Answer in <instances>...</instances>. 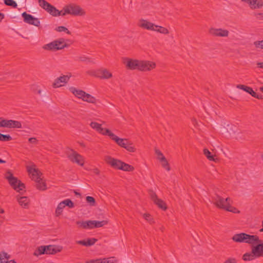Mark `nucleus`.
Segmentation results:
<instances>
[{
    "instance_id": "nucleus-1",
    "label": "nucleus",
    "mask_w": 263,
    "mask_h": 263,
    "mask_svg": "<svg viewBox=\"0 0 263 263\" xmlns=\"http://www.w3.org/2000/svg\"><path fill=\"white\" fill-rule=\"evenodd\" d=\"M126 68L142 71H150L156 67V64L149 61H140L125 58L124 61Z\"/></svg>"
},
{
    "instance_id": "nucleus-2",
    "label": "nucleus",
    "mask_w": 263,
    "mask_h": 263,
    "mask_svg": "<svg viewBox=\"0 0 263 263\" xmlns=\"http://www.w3.org/2000/svg\"><path fill=\"white\" fill-rule=\"evenodd\" d=\"M109 138L114 141L119 146L123 147L129 152H135L136 150L133 143L127 139L120 138L110 130H106Z\"/></svg>"
},
{
    "instance_id": "nucleus-3",
    "label": "nucleus",
    "mask_w": 263,
    "mask_h": 263,
    "mask_svg": "<svg viewBox=\"0 0 263 263\" xmlns=\"http://www.w3.org/2000/svg\"><path fill=\"white\" fill-rule=\"evenodd\" d=\"M62 248L54 245L41 246L35 250L33 255L36 256L42 254H54L61 252Z\"/></svg>"
},
{
    "instance_id": "nucleus-4",
    "label": "nucleus",
    "mask_w": 263,
    "mask_h": 263,
    "mask_svg": "<svg viewBox=\"0 0 263 263\" xmlns=\"http://www.w3.org/2000/svg\"><path fill=\"white\" fill-rule=\"evenodd\" d=\"M5 178L8 180L10 185L16 192L21 193V191L24 190L25 188V184L18 180L16 177H14L13 174L10 171L6 172Z\"/></svg>"
},
{
    "instance_id": "nucleus-5",
    "label": "nucleus",
    "mask_w": 263,
    "mask_h": 263,
    "mask_svg": "<svg viewBox=\"0 0 263 263\" xmlns=\"http://www.w3.org/2000/svg\"><path fill=\"white\" fill-rule=\"evenodd\" d=\"M28 172L32 174V179L35 181L36 187L38 190L42 191L46 190V183L41 178V173L37 169L29 167Z\"/></svg>"
},
{
    "instance_id": "nucleus-6",
    "label": "nucleus",
    "mask_w": 263,
    "mask_h": 263,
    "mask_svg": "<svg viewBox=\"0 0 263 263\" xmlns=\"http://www.w3.org/2000/svg\"><path fill=\"white\" fill-rule=\"evenodd\" d=\"M70 91L78 98L81 99L83 101L88 103L95 104L96 103V99L89 93L82 90H80L75 87H70Z\"/></svg>"
},
{
    "instance_id": "nucleus-7",
    "label": "nucleus",
    "mask_w": 263,
    "mask_h": 263,
    "mask_svg": "<svg viewBox=\"0 0 263 263\" xmlns=\"http://www.w3.org/2000/svg\"><path fill=\"white\" fill-rule=\"evenodd\" d=\"M38 3L40 6L51 15L54 17L63 16V9L59 11L54 6L51 5L45 0H38Z\"/></svg>"
},
{
    "instance_id": "nucleus-8",
    "label": "nucleus",
    "mask_w": 263,
    "mask_h": 263,
    "mask_svg": "<svg viewBox=\"0 0 263 263\" xmlns=\"http://www.w3.org/2000/svg\"><path fill=\"white\" fill-rule=\"evenodd\" d=\"M63 16L70 14L74 16H83L85 11L79 6L74 4L65 6L63 8Z\"/></svg>"
},
{
    "instance_id": "nucleus-9",
    "label": "nucleus",
    "mask_w": 263,
    "mask_h": 263,
    "mask_svg": "<svg viewBox=\"0 0 263 263\" xmlns=\"http://www.w3.org/2000/svg\"><path fill=\"white\" fill-rule=\"evenodd\" d=\"M66 47H67V45L65 43L64 39L61 38L45 44L43 47V48L47 50L56 51L62 49Z\"/></svg>"
},
{
    "instance_id": "nucleus-10",
    "label": "nucleus",
    "mask_w": 263,
    "mask_h": 263,
    "mask_svg": "<svg viewBox=\"0 0 263 263\" xmlns=\"http://www.w3.org/2000/svg\"><path fill=\"white\" fill-rule=\"evenodd\" d=\"M0 126L2 127L12 128H22V124L20 121L13 120L2 119L0 122Z\"/></svg>"
},
{
    "instance_id": "nucleus-11",
    "label": "nucleus",
    "mask_w": 263,
    "mask_h": 263,
    "mask_svg": "<svg viewBox=\"0 0 263 263\" xmlns=\"http://www.w3.org/2000/svg\"><path fill=\"white\" fill-rule=\"evenodd\" d=\"M22 16L23 17L25 23L36 27H39L40 26L41 23L40 20L37 18L34 17L33 15L24 12L22 13Z\"/></svg>"
},
{
    "instance_id": "nucleus-12",
    "label": "nucleus",
    "mask_w": 263,
    "mask_h": 263,
    "mask_svg": "<svg viewBox=\"0 0 263 263\" xmlns=\"http://www.w3.org/2000/svg\"><path fill=\"white\" fill-rule=\"evenodd\" d=\"M149 195L155 204H156L160 209L163 211H165L167 209V206L165 203L161 199L158 198L156 194L153 191L149 192Z\"/></svg>"
},
{
    "instance_id": "nucleus-13",
    "label": "nucleus",
    "mask_w": 263,
    "mask_h": 263,
    "mask_svg": "<svg viewBox=\"0 0 263 263\" xmlns=\"http://www.w3.org/2000/svg\"><path fill=\"white\" fill-rule=\"evenodd\" d=\"M209 32L211 35L216 37H228L229 35V31L222 28H211Z\"/></svg>"
},
{
    "instance_id": "nucleus-14",
    "label": "nucleus",
    "mask_w": 263,
    "mask_h": 263,
    "mask_svg": "<svg viewBox=\"0 0 263 263\" xmlns=\"http://www.w3.org/2000/svg\"><path fill=\"white\" fill-rule=\"evenodd\" d=\"M72 153L68 155V159L73 163H76L80 166L84 165L83 157L73 150H71Z\"/></svg>"
},
{
    "instance_id": "nucleus-15",
    "label": "nucleus",
    "mask_w": 263,
    "mask_h": 263,
    "mask_svg": "<svg viewBox=\"0 0 263 263\" xmlns=\"http://www.w3.org/2000/svg\"><path fill=\"white\" fill-rule=\"evenodd\" d=\"M105 161L112 168L117 170H120L122 161L114 158L110 156H106L104 158Z\"/></svg>"
},
{
    "instance_id": "nucleus-16",
    "label": "nucleus",
    "mask_w": 263,
    "mask_h": 263,
    "mask_svg": "<svg viewBox=\"0 0 263 263\" xmlns=\"http://www.w3.org/2000/svg\"><path fill=\"white\" fill-rule=\"evenodd\" d=\"M214 204L218 208L225 210L227 207L225 203V199L217 194L212 197Z\"/></svg>"
},
{
    "instance_id": "nucleus-17",
    "label": "nucleus",
    "mask_w": 263,
    "mask_h": 263,
    "mask_svg": "<svg viewBox=\"0 0 263 263\" xmlns=\"http://www.w3.org/2000/svg\"><path fill=\"white\" fill-rule=\"evenodd\" d=\"M251 250L256 257H263V240L260 239V242L251 246Z\"/></svg>"
},
{
    "instance_id": "nucleus-18",
    "label": "nucleus",
    "mask_w": 263,
    "mask_h": 263,
    "mask_svg": "<svg viewBox=\"0 0 263 263\" xmlns=\"http://www.w3.org/2000/svg\"><path fill=\"white\" fill-rule=\"evenodd\" d=\"M249 4L252 9H260L263 6L262 0H241Z\"/></svg>"
},
{
    "instance_id": "nucleus-19",
    "label": "nucleus",
    "mask_w": 263,
    "mask_h": 263,
    "mask_svg": "<svg viewBox=\"0 0 263 263\" xmlns=\"http://www.w3.org/2000/svg\"><path fill=\"white\" fill-rule=\"evenodd\" d=\"M90 126L93 128L96 129L98 132L101 133L103 135H107L108 136V134L106 133V130H110L107 128H104L102 127L101 124L96 122H91L90 124Z\"/></svg>"
},
{
    "instance_id": "nucleus-20",
    "label": "nucleus",
    "mask_w": 263,
    "mask_h": 263,
    "mask_svg": "<svg viewBox=\"0 0 263 263\" xmlns=\"http://www.w3.org/2000/svg\"><path fill=\"white\" fill-rule=\"evenodd\" d=\"M257 242H260V239L257 235L246 234L245 243L251 245L252 246L255 245Z\"/></svg>"
},
{
    "instance_id": "nucleus-21",
    "label": "nucleus",
    "mask_w": 263,
    "mask_h": 263,
    "mask_svg": "<svg viewBox=\"0 0 263 263\" xmlns=\"http://www.w3.org/2000/svg\"><path fill=\"white\" fill-rule=\"evenodd\" d=\"M139 25L140 27L147 30L153 31L156 30V28H155V25L146 20H141Z\"/></svg>"
},
{
    "instance_id": "nucleus-22",
    "label": "nucleus",
    "mask_w": 263,
    "mask_h": 263,
    "mask_svg": "<svg viewBox=\"0 0 263 263\" xmlns=\"http://www.w3.org/2000/svg\"><path fill=\"white\" fill-rule=\"evenodd\" d=\"M98 239L96 238H88L86 240H78L76 241V243L79 245H81L84 246L88 247L91 246L93 245L97 241Z\"/></svg>"
},
{
    "instance_id": "nucleus-23",
    "label": "nucleus",
    "mask_w": 263,
    "mask_h": 263,
    "mask_svg": "<svg viewBox=\"0 0 263 263\" xmlns=\"http://www.w3.org/2000/svg\"><path fill=\"white\" fill-rule=\"evenodd\" d=\"M77 225H78L80 227H81L83 229H93V221L92 220H87L85 221H77L76 222Z\"/></svg>"
},
{
    "instance_id": "nucleus-24",
    "label": "nucleus",
    "mask_w": 263,
    "mask_h": 263,
    "mask_svg": "<svg viewBox=\"0 0 263 263\" xmlns=\"http://www.w3.org/2000/svg\"><path fill=\"white\" fill-rule=\"evenodd\" d=\"M247 233L236 234L232 237V240L236 242H245Z\"/></svg>"
},
{
    "instance_id": "nucleus-25",
    "label": "nucleus",
    "mask_w": 263,
    "mask_h": 263,
    "mask_svg": "<svg viewBox=\"0 0 263 263\" xmlns=\"http://www.w3.org/2000/svg\"><path fill=\"white\" fill-rule=\"evenodd\" d=\"M17 200L21 206L24 208H27L29 201V199L26 196L19 197L17 196Z\"/></svg>"
},
{
    "instance_id": "nucleus-26",
    "label": "nucleus",
    "mask_w": 263,
    "mask_h": 263,
    "mask_svg": "<svg viewBox=\"0 0 263 263\" xmlns=\"http://www.w3.org/2000/svg\"><path fill=\"white\" fill-rule=\"evenodd\" d=\"M237 88L243 90V91L248 92L250 95H251L252 97L255 95V92L253 90V89L249 86L244 85H237L236 86Z\"/></svg>"
},
{
    "instance_id": "nucleus-27",
    "label": "nucleus",
    "mask_w": 263,
    "mask_h": 263,
    "mask_svg": "<svg viewBox=\"0 0 263 263\" xmlns=\"http://www.w3.org/2000/svg\"><path fill=\"white\" fill-rule=\"evenodd\" d=\"M112 77V74L106 69H100V78L103 79H107Z\"/></svg>"
},
{
    "instance_id": "nucleus-28",
    "label": "nucleus",
    "mask_w": 263,
    "mask_h": 263,
    "mask_svg": "<svg viewBox=\"0 0 263 263\" xmlns=\"http://www.w3.org/2000/svg\"><path fill=\"white\" fill-rule=\"evenodd\" d=\"M255 258H257L256 255L252 252V250H251V252L246 253L243 254L242 256V259L245 261H250L254 259Z\"/></svg>"
},
{
    "instance_id": "nucleus-29",
    "label": "nucleus",
    "mask_w": 263,
    "mask_h": 263,
    "mask_svg": "<svg viewBox=\"0 0 263 263\" xmlns=\"http://www.w3.org/2000/svg\"><path fill=\"white\" fill-rule=\"evenodd\" d=\"M10 258V256L5 252L0 253V263H7V260Z\"/></svg>"
},
{
    "instance_id": "nucleus-30",
    "label": "nucleus",
    "mask_w": 263,
    "mask_h": 263,
    "mask_svg": "<svg viewBox=\"0 0 263 263\" xmlns=\"http://www.w3.org/2000/svg\"><path fill=\"white\" fill-rule=\"evenodd\" d=\"M120 170L124 171L132 172L134 171V167L133 166L122 161Z\"/></svg>"
},
{
    "instance_id": "nucleus-31",
    "label": "nucleus",
    "mask_w": 263,
    "mask_h": 263,
    "mask_svg": "<svg viewBox=\"0 0 263 263\" xmlns=\"http://www.w3.org/2000/svg\"><path fill=\"white\" fill-rule=\"evenodd\" d=\"M155 28H156V30H155L154 31L161 33L162 34H167L169 33L168 29L165 27L155 25Z\"/></svg>"
},
{
    "instance_id": "nucleus-32",
    "label": "nucleus",
    "mask_w": 263,
    "mask_h": 263,
    "mask_svg": "<svg viewBox=\"0 0 263 263\" xmlns=\"http://www.w3.org/2000/svg\"><path fill=\"white\" fill-rule=\"evenodd\" d=\"M71 77V74L63 75L61 76L55 80L54 82H67Z\"/></svg>"
},
{
    "instance_id": "nucleus-33",
    "label": "nucleus",
    "mask_w": 263,
    "mask_h": 263,
    "mask_svg": "<svg viewBox=\"0 0 263 263\" xmlns=\"http://www.w3.org/2000/svg\"><path fill=\"white\" fill-rule=\"evenodd\" d=\"M204 155L210 161H216V159L214 158V156L211 154V153L207 148H204L203 150Z\"/></svg>"
},
{
    "instance_id": "nucleus-34",
    "label": "nucleus",
    "mask_w": 263,
    "mask_h": 263,
    "mask_svg": "<svg viewBox=\"0 0 263 263\" xmlns=\"http://www.w3.org/2000/svg\"><path fill=\"white\" fill-rule=\"evenodd\" d=\"M159 159L162 163V166L165 168L167 171L170 170L168 163L165 157H159Z\"/></svg>"
},
{
    "instance_id": "nucleus-35",
    "label": "nucleus",
    "mask_w": 263,
    "mask_h": 263,
    "mask_svg": "<svg viewBox=\"0 0 263 263\" xmlns=\"http://www.w3.org/2000/svg\"><path fill=\"white\" fill-rule=\"evenodd\" d=\"M31 90L35 93L41 94V89L37 83H33L30 86Z\"/></svg>"
},
{
    "instance_id": "nucleus-36",
    "label": "nucleus",
    "mask_w": 263,
    "mask_h": 263,
    "mask_svg": "<svg viewBox=\"0 0 263 263\" xmlns=\"http://www.w3.org/2000/svg\"><path fill=\"white\" fill-rule=\"evenodd\" d=\"M93 221V228H100L106 224L107 222L105 220L102 221H97V220H92Z\"/></svg>"
},
{
    "instance_id": "nucleus-37",
    "label": "nucleus",
    "mask_w": 263,
    "mask_h": 263,
    "mask_svg": "<svg viewBox=\"0 0 263 263\" xmlns=\"http://www.w3.org/2000/svg\"><path fill=\"white\" fill-rule=\"evenodd\" d=\"M12 138L10 135H4L0 133V141L7 142L12 140Z\"/></svg>"
},
{
    "instance_id": "nucleus-38",
    "label": "nucleus",
    "mask_w": 263,
    "mask_h": 263,
    "mask_svg": "<svg viewBox=\"0 0 263 263\" xmlns=\"http://www.w3.org/2000/svg\"><path fill=\"white\" fill-rule=\"evenodd\" d=\"M4 4L9 6H11L13 8L17 7L16 3L13 0H4Z\"/></svg>"
},
{
    "instance_id": "nucleus-39",
    "label": "nucleus",
    "mask_w": 263,
    "mask_h": 263,
    "mask_svg": "<svg viewBox=\"0 0 263 263\" xmlns=\"http://www.w3.org/2000/svg\"><path fill=\"white\" fill-rule=\"evenodd\" d=\"M63 203L65 206H67L69 208H72L74 206L73 202L69 199H67L63 201Z\"/></svg>"
},
{
    "instance_id": "nucleus-40",
    "label": "nucleus",
    "mask_w": 263,
    "mask_h": 263,
    "mask_svg": "<svg viewBox=\"0 0 263 263\" xmlns=\"http://www.w3.org/2000/svg\"><path fill=\"white\" fill-rule=\"evenodd\" d=\"M100 69L97 70H89L88 71L87 73L90 76L100 78Z\"/></svg>"
},
{
    "instance_id": "nucleus-41",
    "label": "nucleus",
    "mask_w": 263,
    "mask_h": 263,
    "mask_svg": "<svg viewBox=\"0 0 263 263\" xmlns=\"http://www.w3.org/2000/svg\"><path fill=\"white\" fill-rule=\"evenodd\" d=\"M79 59L81 62L95 63V62L93 60H91L90 58L86 57L85 56H81L79 58Z\"/></svg>"
},
{
    "instance_id": "nucleus-42",
    "label": "nucleus",
    "mask_w": 263,
    "mask_h": 263,
    "mask_svg": "<svg viewBox=\"0 0 263 263\" xmlns=\"http://www.w3.org/2000/svg\"><path fill=\"white\" fill-rule=\"evenodd\" d=\"M86 200L87 203H89L90 205L94 206L96 203L95 199L91 196H87L86 198Z\"/></svg>"
},
{
    "instance_id": "nucleus-43",
    "label": "nucleus",
    "mask_w": 263,
    "mask_h": 263,
    "mask_svg": "<svg viewBox=\"0 0 263 263\" xmlns=\"http://www.w3.org/2000/svg\"><path fill=\"white\" fill-rule=\"evenodd\" d=\"M102 263H114L116 261L115 257H111L109 258H104L102 259Z\"/></svg>"
},
{
    "instance_id": "nucleus-44",
    "label": "nucleus",
    "mask_w": 263,
    "mask_h": 263,
    "mask_svg": "<svg viewBox=\"0 0 263 263\" xmlns=\"http://www.w3.org/2000/svg\"><path fill=\"white\" fill-rule=\"evenodd\" d=\"M55 30L58 32H66L68 34H71V32L68 30V29L64 26H59L55 28Z\"/></svg>"
},
{
    "instance_id": "nucleus-45",
    "label": "nucleus",
    "mask_w": 263,
    "mask_h": 263,
    "mask_svg": "<svg viewBox=\"0 0 263 263\" xmlns=\"http://www.w3.org/2000/svg\"><path fill=\"white\" fill-rule=\"evenodd\" d=\"M256 48H260L263 49V40L261 41H256L253 43Z\"/></svg>"
},
{
    "instance_id": "nucleus-46",
    "label": "nucleus",
    "mask_w": 263,
    "mask_h": 263,
    "mask_svg": "<svg viewBox=\"0 0 263 263\" xmlns=\"http://www.w3.org/2000/svg\"><path fill=\"white\" fill-rule=\"evenodd\" d=\"M143 218L151 224L153 223L154 222L153 217L149 214H144Z\"/></svg>"
},
{
    "instance_id": "nucleus-47",
    "label": "nucleus",
    "mask_w": 263,
    "mask_h": 263,
    "mask_svg": "<svg viewBox=\"0 0 263 263\" xmlns=\"http://www.w3.org/2000/svg\"><path fill=\"white\" fill-rule=\"evenodd\" d=\"M227 208L225 209V210L227 211H229V212H231L232 213H239V211H238L236 208L235 207H233V206H227Z\"/></svg>"
},
{
    "instance_id": "nucleus-48",
    "label": "nucleus",
    "mask_w": 263,
    "mask_h": 263,
    "mask_svg": "<svg viewBox=\"0 0 263 263\" xmlns=\"http://www.w3.org/2000/svg\"><path fill=\"white\" fill-rule=\"evenodd\" d=\"M86 263H102V260L101 258L91 259L89 260H87Z\"/></svg>"
},
{
    "instance_id": "nucleus-49",
    "label": "nucleus",
    "mask_w": 263,
    "mask_h": 263,
    "mask_svg": "<svg viewBox=\"0 0 263 263\" xmlns=\"http://www.w3.org/2000/svg\"><path fill=\"white\" fill-rule=\"evenodd\" d=\"M254 15L257 20L260 21L263 20V13H254Z\"/></svg>"
},
{
    "instance_id": "nucleus-50",
    "label": "nucleus",
    "mask_w": 263,
    "mask_h": 263,
    "mask_svg": "<svg viewBox=\"0 0 263 263\" xmlns=\"http://www.w3.org/2000/svg\"><path fill=\"white\" fill-rule=\"evenodd\" d=\"M28 141L29 142V143L33 144H36L38 142L37 140L35 138H34V137H31V138H29Z\"/></svg>"
},
{
    "instance_id": "nucleus-51",
    "label": "nucleus",
    "mask_w": 263,
    "mask_h": 263,
    "mask_svg": "<svg viewBox=\"0 0 263 263\" xmlns=\"http://www.w3.org/2000/svg\"><path fill=\"white\" fill-rule=\"evenodd\" d=\"M224 263H236V260L234 258H229Z\"/></svg>"
},
{
    "instance_id": "nucleus-52",
    "label": "nucleus",
    "mask_w": 263,
    "mask_h": 263,
    "mask_svg": "<svg viewBox=\"0 0 263 263\" xmlns=\"http://www.w3.org/2000/svg\"><path fill=\"white\" fill-rule=\"evenodd\" d=\"M232 202V201L230 198L228 197L225 199V203L227 206H231Z\"/></svg>"
},
{
    "instance_id": "nucleus-53",
    "label": "nucleus",
    "mask_w": 263,
    "mask_h": 263,
    "mask_svg": "<svg viewBox=\"0 0 263 263\" xmlns=\"http://www.w3.org/2000/svg\"><path fill=\"white\" fill-rule=\"evenodd\" d=\"M156 154L158 155V158L159 159V157H164L163 155V154L159 150V149H156L155 150Z\"/></svg>"
},
{
    "instance_id": "nucleus-54",
    "label": "nucleus",
    "mask_w": 263,
    "mask_h": 263,
    "mask_svg": "<svg viewBox=\"0 0 263 263\" xmlns=\"http://www.w3.org/2000/svg\"><path fill=\"white\" fill-rule=\"evenodd\" d=\"M65 207L64 204L63 203V201L61 202L58 205L57 208L60 209V210H62Z\"/></svg>"
},
{
    "instance_id": "nucleus-55",
    "label": "nucleus",
    "mask_w": 263,
    "mask_h": 263,
    "mask_svg": "<svg viewBox=\"0 0 263 263\" xmlns=\"http://www.w3.org/2000/svg\"><path fill=\"white\" fill-rule=\"evenodd\" d=\"M253 97L257 98L259 100H263V96L262 95H258L255 92V95L253 96Z\"/></svg>"
},
{
    "instance_id": "nucleus-56",
    "label": "nucleus",
    "mask_w": 263,
    "mask_h": 263,
    "mask_svg": "<svg viewBox=\"0 0 263 263\" xmlns=\"http://www.w3.org/2000/svg\"><path fill=\"white\" fill-rule=\"evenodd\" d=\"M64 86V85L60 84V83H52V86L53 88H56Z\"/></svg>"
},
{
    "instance_id": "nucleus-57",
    "label": "nucleus",
    "mask_w": 263,
    "mask_h": 263,
    "mask_svg": "<svg viewBox=\"0 0 263 263\" xmlns=\"http://www.w3.org/2000/svg\"><path fill=\"white\" fill-rule=\"evenodd\" d=\"M63 211L62 210H60V209H58L57 208L56 210H55V216H60L62 213Z\"/></svg>"
},
{
    "instance_id": "nucleus-58",
    "label": "nucleus",
    "mask_w": 263,
    "mask_h": 263,
    "mask_svg": "<svg viewBox=\"0 0 263 263\" xmlns=\"http://www.w3.org/2000/svg\"><path fill=\"white\" fill-rule=\"evenodd\" d=\"M92 172L96 175H99L100 173V171L97 168H96L92 170Z\"/></svg>"
},
{
    "instance_id": "nucleus-59",
    "label": "nucleus",
    "mask_w": 263,
    "mask_h": 263,
    "mask_svg": "<svg viewBox=\"0 0 263 263\" xmlns=\"http://www.w3.org/2000/svg\"><path fill=\"white\" fill-rule=\"evenodd\" d=\"M5 220V217L3 216H0V226L3 223Z\"/></svg>"
},
{
    "instance_id": "nucleus-60",
    "label": "nucleus",
    "mask_w": 263,
    "mask_h": 263,
    "mask_svg": "<svg viewBox=\"0 0 263 263\" xmlns=\"http://www.w3.org/2000/svg\"><path fill=\"white\" fill-rule=\"evenodd\" d=\"M257 65L258 67L263 68V62L258 63Z\"/></svg>"
},
{
    "instance_id": "nucleus-61",
    "label": "nucleus",
    "mask_w": 263,
    "mask_h": 263,
    "mask_svg": "<svg viewBox=\"0 0 263 263\" xmlns=\"http://www.w3.org/2000/svg\"><path fill=\"white\" fill-rule=\"evenodd\" d=\"M4 18V14L0 12V22L2 21V20Z\"/></svg>"
},
{
    "instance_id": "nucleus-62",
    "label": "nucleus",
    "mask_w": 263,
    "mask_h": 263,
    "mask_svg": "<svg viewBox=\"0 0 263 263\" xmlns=\"http://www.w3.org/2000/svg\"><path fill=\"white\" fill-rule=\"evenodd\" d=\"M6 162V161L3 160L0 158V163H5Z\"/></svg>"
},
{
    "instance_id": "nucleus-63",
    "label": "nucleus",
    "mask_w": 263,
    "mask_h": 263,
    "mask_svg": "<svg viewBox=\"0 0 263 263\" xmlns=\"http://www.w3.org/2000/svg\"><path fill=\"white\" fill-rule=\"evenodd\" d=\"M4 212H5L4 210L1 208L0 209V213L3 214V213H4Z\"/></svg>"
},
{
    "instance_id": "nucleus-64",
    "label": "nucleus",
    "mask_w": 263,
    "mask_h": 263,
    "mask_svg": "<svg viewBox=\"0 0 263 263\" xmlns=\"http://www.w3.org/2000/svg\"><path fill=\"white\" fill-rule=\"evenodd\" d=\"M262 228H261V229L259 230V231H260V232H263V220L262 221Z\"/></svg>"
}]
</instances>
